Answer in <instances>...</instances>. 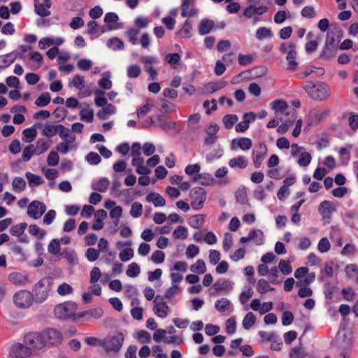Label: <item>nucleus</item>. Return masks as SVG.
I'll return each mask as SVG.
<instances>
[{"label":"nucleus","mask_w":358,"mask_h":358,"mask_svg":"<svg viewBox=\"0 0 358 358\" xmlns=\"http://www.w3.org/2000/svg\"><path fill=\"white\" fill-rule=\"evenodd\" d=\"M303 89L311 99L316 101L325 100L331 95L330 87L324 83H314L312 81H306Z\"/></svg>","instance_id":"obj_1"},{"label":"nucleus","mask_w":358,"mask_h":358,"mask_svg":"<svg viewBox=\"0 0 358 358\" xmlns=\"http://www.w3.org/2000/svg\"><path fill=\"white\" fill-rule=\"evenodd\" d=\"M52 278L45 277L34 285L31 292L34 302L42 303L48 299L52 289Z\"/></svg>","instance_id":"obj_2"},{"label":"nucleus","mask_w":358,"mask_h":358,"mask_svg":"<svg viewBox=\"0 0 358 358\" xmlns=\"http://www.w3.org/2000/svg\"><path fill=\"white\" fill-rule=\"evenodd\" d=\"M77 305L72 301H66L57 305L54 308V313L57 318L67 320L71 319L76 320V310Z\"/></svg>","instance_id":"obj_3"},{"label":"nucleus","mask_w":358,"mask_h":358,"mask_svg":"<svg viewBox=\"0 0 358 358\" xmlns=\"http://www.w3.org/2000/svg\"><path fill=\"white\" fill-rule=\"evenodd\" d=\"M124 342V335L121 332L106 338L101 341V346L107 352H117L120 350Z\"/></svg>","instance_id":"obj_4"},{"label":"nucleus","mask_w":358,"mask_h":358,"mask_svg":"<svg viewBox=\"0 0 358 358\" xmlns=\"http://www.w3.org/2000/svg\"><path fill=\"white\" fill-rule=\"evenodd\" d=\"M13 299L15 305L20 309L29 308L34 301L31 292L24 289L17 292L13 295Z\"/></svg>","instance_id":"obj_5"},{"label":"nucleus","mask_w":358,"mask_h":358,"mask_svg":"<svg viewBox=\"0 0 358 358\" xmlns=\"http://www.w3.org/2000/svg\"><path fill=\"white\" fill-rule=\"evenodd\" d=\"M23 343L27 345L31 353L34 350H40L45 346L44 338H43L41 333L29 332L27 334L24 336Z\"/></svg>","instance_id":"obj_6"},{"label":"nucleus","mask_w":358,"mask_h":358,"mask_svg":"<svg viewBox=\"0 0 358 358\" xmlns=\"http://www.w3.org/2000/svg\"><path fill=\"white\" fill-rule=\"evenodd\" d=\"M191 206L194 210H199L203 207L206 200V192L202 187H197L190 191Z\"/></svg>","instance_id":"obj_7"},{"label":"nucleus","mask_w":358,"mask_h":358,"mask_svg":"<svg viewBox=\"0 0 358 358\" xmlns=\"http://www.w3.org/2000/svg\"><path fill=\"white\" fill-rule=\"evenodd\" d=\"M155 306L153 307V312L155 314L161 318H166L168 316L169 307L164 301L163 296L157 295L153 301Z\"/></svg>","instance_id":"obj_8"},{"label":"nucleus","mask_w":358,"mask_h":358,"mask_svg":"<svg viewBox=\"0 0 358 358\" xmlns=\"http://www.w3.org/2000/svg\"><path fill=\"white\" fill-rule=\"evenodd\" d=\"M9 355L14 358H27L32 354L25 343H13L9 350Z\"/></svg>","instance_id":"obj_9"},{"label":"nucleus","mask_w":358,"mask_h":358,"mask_svg":"<svg viewBox=\"0 0 358 358\" xmlns=\"http://www.w3.org/2000/svg\"><path fill=\"white\" fill-rule=\"evenodd\" d=\"M46 210V206L39 201H31L27 207V215L34 219H39Z\"/></svg>","instance_id":"obj_10"},{"label":"nucleus","mask_w":358,"mask_h":358,"mask_svg":"<svg viewBox=\"0 0 358 358\" xmlns=\"http://www.w3.org/2000/svg\"><path fill=\"white\" fill-rule=\"evenodd\" d=\"M45 345H55L59 343L62 339L61 333L55 329L50 328L42 333Z\"/></svg>","instance_id":"obj_11"},{"label":"nucleus","mask_w":358,"mask_h":358,"mask_svg":"<svg viewBox=\"0 0 358 358\" xmlns=\"http://www.w3.org/2000/svg\"><path fill=\"white\" fill-rule=\"evenodd\" d=\"M140 61L145 64V69L148 73L150 78L157 79L158 72L152 64L158 62L157 58L152 56H143L140 58Z\"/></svg>","instance_id":"obj_12"},{"label":"nucleus","mask_w":358,"mask_h":358,"mask_svg":"<svg viewBox=\"0 0 358 358\" xmlns=\"http://www.w3.org/2000/svg\"><path fill=\"white\" fill-rule=\"evenodd\" d=\"M318 210L322 218L329 223L332 213L335 211V206L334 203L329 201H323L320 203Z\"/></svg>","instance_id":"obj_13"},{"label":"nucleus","mask_w":358,"mask_h":358,"mask_svg":"<svg viewBox=\"0 0 358 358\" xmlns=\"http://www.w3.org/2000/svg\"><path fill=\"white\" fill-rule=\"evenodd\" d=\"M181 10V16L183 17H189L197 14V10L194 8L192 0H182Z\"/></svg>","instance_id":"obj_14"},{"label":"nucleus","mask_w":358,"mask_h":358,"mask_svg":"<svg viewBox=\"0 0 358 358\" xmlns=\"http://www.w3.org/2000/svg\"><path fill=\"white\" fill-rule=\"evenodd\" d=\"M296 45L293 43L289 45V50L287 54V60L288 62L287 69L291 71H294L297 66L298 63L295 61L296 57V52L295 50Z\"/></svg>","instance_id":"obj_15"},{"label":"nucleus","mask_w":358,"mask_h":358,"mask_svg":"<svg viewBox=\"0 0 358 358\" xmlns=\"http://www.w3.org/2000/svg\"><path fill=\"white\" fill-rule=\"evenodd\" d=\"M8 280L10 283L15 285H25L29 282L27 275L20 272H13L8 275Z\"/></svg>","instance_id":"obj_16"},{"label":"nucleus","mask_w":358,"mask_h":358,"mask_svg":"<svg viewBox=\"0 0 358 358\" xmlns=\"http://www.w3.org/2000/svg\"><path fill=\"white\" fill-rule=\"evenodd\" d=\"M313 37L314 34L311 31H309L306 35V38L308 40V41L306 43L305 49L307 53L313 52L318 47V39L320 38V36H318L315 39Z\"/></svg>","instance_id":"obj_17"},{"label":"nucleus","mask_w":358,"mask_h":358,"mask_svg":"<svg viewBox=\"0 0 358 358\" xmlns=\"http://www.w3.org/2000/svg\"><path fill=\"white\" fill-rule=\"evenodd\" d=\"M267 148L266 145L262 144L259 146V150L255 153L253 152V163L255 168L259 169L264 159V156L266 153Z\"/></svg>","instance_id":"obj_18"},{"label":"nucleus","mask_w":358,"mask_h":358,"mask_svg":"<svg viewBox=\"0 0 358 358\" xmlns=\"http://www.w3.org/2000/svg\"><path fill=\"white\" fill-rule=\"evenodd\" d=\"M212 289L215 292L229 291L233 289V283L227 279H219L213 284Z\"/></svg>","instance_id":"obj_19"},{"label":"nucleus","mask_w":358,"mask_h":358,"mask_svg":"<svg viewBox=\"0 0 358 358\" xmlns=\"http://www.w3.org/2000/svg\"><path fill=\"white\" fill-rule=\"evenodd\" d=\"M338 47L329 46L324 44L323 50L320 53V58L322 60L329 61L333 59L337 52Z\"/></svg>","instance_id":"obj_20"},{"label":"nucleus","mask_w":358,"mask_h":358,"mask_svg":"<svg viewBox=\"0 0 358 358\" xmlns=\"http://www.w3.org/2000/svg\"><path fill=\"white\" fill-rule=\"evenodd\" d=\"M57 134L64 142L73 143L76 141V136L71 134L69 129L62 124H59Z\"/></svg>","instance_id":"obj_21"},{"label":"nucleus","mask_w":358,"mask_h":358,"mask_svg":"<svg viewBox=\"0 0 358 358\" xmlns=\"http://www.w3.org/2000/svg\"><path fill=\"white\" fill-rule=\"evenodd\" d=\"M148 202H152L155 207H162L166 204V200L159 194L155 192L149 193L146 196Z\"/></svg>","instance_id":"obj_22"},{"label":"nucleus","mask_w":358,"mask_h":358,"mask_svg":"<svg viewBox=\"0 0 358 358\" xmlns=\"http://www.w3.org/2000/svg\"><path fill=\"white\" fill-rule=\"evenodd\" d=\"M228 164L232 169H245L248 166V159L245 156H238L231 159Z\"/></svg>","instance_id":"obj_23"},{"label":"nucleus","mask_w":358,"mask_h":358,"mask_svg":"<svg viewBox=\"0 0 358 358\" xmlns=\"http://www.w3.org/2000/svg\"><path fill=\"white\" fill-rule=\"evenodd\" d=\"M226 81H219L215 83H208L203 87L204 93H213L224 88L227 85Z\"/></svg>","instance_id":"obj_24"},{"label":"nucleus","mask_w":358,"mask_h":358,"mask_svg":"<svg viewBox=\"0 0 358 358\" xmlns=\"http://www.w3.org/2000/svg\"><path fill=\"white\" fill-rule=\"evenodd\" d=\"M215 23L213 20L208 19H203L199 25V34L205 35L210 32L214 27Z\"/></svg>","instance_id":"obj_25"},{"label":"nucleus","mask_w":358,"mask_h":358,"mask_svg":"<svg viewBox=\"0 0 358 358\" xmlns=\"http://www.w3.org/2000/svg\"><path fill=\"white\" fill-rule=\"evenodd\" d=\"M110 185V181L106 178H103L96 182L92 184V189L100 192H105Z\"/></svg>","instance_id":"obj_26"},{"label":"nucleus","mask_w":358,"mask_h":358,"mask_svg":"<svg viewBox=\"0 0 358 358\" xmlns=\"http://www.w3.org/2000/svg\"><path fill=\"white\" fill-rule=\"evenodd\" d=\"M271 107L276 113H283L289 108L287 103L283 100H275L272 101L271 103Z\"/></svg>","instance_id":"obj_27"},{"label":"nucleus","mask_w":358,"mask_h":358,"mask_svg":"<svg viewBox=\"0 0 358 358\" xmlns=\"http://www.w3.org/2000/svg\"><path fill=\"white\" fill-rule=\"evenodd\" d=\"M255 37L259 41H262L264 38H271L273 37V32L269 28L259 27L255 33Z\"/></svg>","instance_id":"obj_28"},{"label":"nucleus","mask_w":358,"mask_h":358,"mask_svg":"<svg viewBox=\"0 0 358 358\" xmlns=\"http://www.w3.org/2000/svg\"><path fill=\"white\" fill-rule=\"evenodd\" d=\"M107 46L114 51L122 50L124 48V42L117 37L110 38L107 42Z\"/></svg>","instance_id":"obj_29"},{"label":"nucleus","mask_w":358,"mask_h":358,"mask_svg":"<svg viewBox=\"0 0 358 358\" xmlns=\"http://www.w3.org/2000/svg\"><path fill=\"white\" fill-rule=\"evenodd\" d=\"M22 140L25 143L32 142L37 135V131L34 128H27L22 131Z\"/></svg>","instance_id":"obj_30"},{"label":"nucleus","mask_w":358,"mask_h":358,"mask_svg":"<svg viewBox=\"0 0 358 358\" xmlns=\"http://www.w3.org/2000/svg\"><path fill=\"white\" fill-rule=\"evenodd\" d=\"M255 315L252 312H249L245 315L243 320V327L245 329L248 330L255 324Z\"/></svg>","instance_id":"obj_31"},{"label":"nucleus","mask_w":358,"mask_h":358,"mask_svg":"<svg viewBox=\"0 0 358 358\" xmlns=\"http://www.w3.org/2000/svg\"><path fill=\"white\" fill-rule=\"evenodd\" d=\"M238 116L234 114L225 115L222 119L224 127L227 129H231L234 127V124L238 122Z\"/></svg>","instance_id":"obj_32"},{"label":"nucleus","mask_w":358,"mask_h":358,"mask_svg":"<svg viewBox=\"0 0 358 358\" xmlns=\"http://www.w3.org/2000/svg\"><path fill=\"white\" fill-rule=\"evenodd\" d=\"M25 176L28 180V184L31 187L39 185L43 182V180L40 176L35 175L30 172H27Z\"/></svg>","instance_id":"obj_33"},{"label":"nucleus","mask_w":358,"mask_h":358,"mask_svg":"<svg viewBox=\"0 0 358 358\" xmlns=\"http://www.w3.org/2000/svg\"><path fill=\"white\" fill-rule=\"evenodd\" d=\"M307 355L306 350L301 346H295L289 352V358H304Z\"/></svg>","instance_id":"obj_34"},{"label":"nucleus","mask_w":358,"mask_h":358,"mask_svg":"<svg viewBox=\"0 0 358 358\" xmlns=\"http://www.w3.org/2000/svg\"><path fill=\"white\" fill-rule=\"evenodd\" d=\"M257 290L260 294H265L268 291L274 290V288L270 285L267 280L262 278L259 280L257 282Z\"/></svg>","instance_id":"obj_35"},{"label":"nucleus","mask_w":358,"mask_h":358,"mask_svg":"<svg viewBox=\"0 0 358 358\" xmlns=\"http://www.w3.org/2000/svg\"><path fill=\"white\" fill-rule=\"evenodd\" d=\"M253 241L257 245H262L264 243V233L260 229H253L250 231Z\"/></svg>","instance_id":"obj_36"},{"label":"nucleus","mask_w":358,"mask_h":358,"mask_svg":"<svg viewBox=\"0 0 358 358\" xmlns=\"http://www.w3.org/2000/svg\"><path fill=\"white\" fill-rule=\"evenodd\" d=\"M50 147V142L43 138H40L36 142V146L35 150L36 151V155H41L44 152L48 150Z\"/></svg>","instance_id":"obj_37"},{"label":"nucleus","mask_w":358,"mask_h":358,"mask_svg":"<svg viewBox=\"0 0 358 358\" xmlns=\"http://www.w3.org/2000/svg\"><path fill=\"white\" fill-rule=\"evenodd\" d=\"M253 293L254 292L251 287L245 286L240 294V302L242 304L246 303L248 301L249 299L252 296Z\"/></svg>","instance_id":"obj_38"},{"label":"nucleus","mask_w":358,"mask_h":358,"mask_svg":"<svg viewBox=\"0 0 358 358\" xmlns=\"http://www.w3.org/2000/svg\"><path fill=\"white\" fill-rule=\"evenodd\" d=\"M230 301L227 298H222L221 299L217 300L215 303V307L219 312L227 311L230 306Z\"/></svg>","instance_id":"obj_39"},{"label":"nucleus","mask_w":358,"mask_h":358,"mask_svg":"<svg viewBox=\"0 0 358 358\" xmlns=\"http://www.w3.org/2000/svg\"><path fill=\"white\" fill-rule=\"evenodd\" d=\"M13 189L15 192H21L26 187L25 180L21 177H15L13 180Z\"/></svg>","instance_id":"obj_40"},{"label":"nucleus","mask_w":358,"mask_h":358,"mask_svg":"<svg viewBox=\"0 0 358 358\" xmlns=\"http://www.w3.org/2000/svg\"><path fill=\"white\" fill-rule=\"evenodd\" d=\"M125 36L128 38L129 41L132 45L137 44L138 35L139 34V30L136 28H129L125 33Z\"/></svg>","instance_id":"obj_41"},{"label":"nucleus","mask_w":358,"mask_h":358,"mask_svg":"<svg viewBox=\"0 0 358 358\" xmlns=\"http://www.w3.org/2000/svg\"><path fill=\"white\" fill-rule=\"evenodd\" d=\"M50 95L48 92L41 94L35 101V104L38 107H44L50 102Z\"/></svg>","instance_id":"obj_42"},{"label":"nucleus","mask_w":358,"mask_h":358,"mask_svg":"<svg viewBox=\"0 0 358 358\" xmlns=\"http://www.w3.org/2000/svg\"><path fill=\"white\" fill-rule=\"evenodd\" d=\"M204 216L203 215H195L190 217L189 224L194 229H199L201 227L203 223Z\"/></svg>","instance_id":"obj_43"},{"label":"nucleus","mask_w":358,"mask_h":358,"mask_svg":"<svg viewBox=\"0 0 358 358\" xmlns=\"http://www.w3.org/2000/svg\"><path fill=\"white\" fill-rule=\"evenodd\" d=\"M188 236V230L184 226H178L173 232V236L176 239H185Z\"/></svg>","instance_id":"obj_44"},{"label":"nucleus","mask_w":358,"mask_h":358,"mask_svg":"<svg viewBox=\"0 0 358 358\" xmlns=\"http://www.w3.org/2000/svg\"><path fill=\"white\" fill-rule=\"evenodd\" d=\"M190 270L193 273H204L206 270V264L202 259H197L196 263L190 266Z\"/></svg>","instance_id":"obj_45"},{"label":"nucleus","mask_w":358,"mask_h":358,"mask_svg":"<svg viewBox=\"0 0 358 358\" xmlns=\"http://www.w3.org/2000/svg\"><path fill=\"white\" fill-rule=\"evenodd\" d=\"M27 227V224L25 222L13 225L10 229V233L12 236H20L24 232Z\"/></svg>","instance_id":"obj_46"},{"label":"nucleus","mask_w":358,"mask_h":358,"mask_svg":"<svg viewBox=\"0 0 358 358\" xmlns=\"http://www.w3.org/2000/svg\"><path fill=\"white\" fill-rule=\"evenodd\" d=\"M36 152L34 145L26 146L22 152V160L24 162L29 161L34 155H36Z\"/></svg>","instance_id":"obj_47"},{"label":"nucleus","mask_w":358,"mask_h":358,"mask_svg":"<svg viewBox=\"0 0 358 358\" xmlns=\"http://www.w3.org/2000/svg\"><path fill=\"white\" fill-rule=\"evenodd\" d=\"M267 68L265 66H255L250 70V76L253 78H259L264 76L267 73Z\"/></svg>","instance_id":"obj_48"},{"label":"nucleus","mask_w":358,"mask_h":358,"mask_svg":"<svg viewBox=\"0 0 358 358\" xmlns=\"http://www.w3.org/2000/svg\"><path fill=\"white\" fill-rule=\"evenodd\" d=\"M80 120L86 122H92L94 120V111L89 108H83L80 111Z\"/></svg>","instance_id":"obj_49"},{"label":"nucleus","mask_w":358,"mask_h":358,"mask_svg":"<svg viewBox=\"0 0 358 358\" xmlns=\"http://www.w3.org/2000/svg\"><path fill=\"white\" fill-rule=\"evenodd\" d=\"M276 266L273 267L268 272V280L272 284H278L281 282L282 278L279 279V271Z\"/></svg>","instance_id":"obj_50"},{"label":"nucleus","mask_w":358,"mask_h":358,"mask_svg":"<svg viewBox=\"0 0 358 358\" xmlns=\"http://www.w3.org/2000/svg\"><path fill=\"white\" fill-rule=\"evenodd\" d=\"M95 99L94 102L96 106L98 107H103L105 106L107 103V99L104 97L105 92L101 90H96L95 92Z\"/></svg>","instance_id":"obj_51"},{"label":"nucleus","mask_w":358,"mask_h":358,"mask_svg":"<svg viewBox=\"0 0 358 358\" xmlns=\"http://www.w3.org/2000/svg\"><path fill=\"white\" fill-rule=\"evenodd\" d=\"M141 73L140 66L137 64H131L127 67V75L130 78H136Z\"/></svg>","instance_id":"obj_52"},{"label":"nucleus","mask_w":358,"mask_h":358,"mask_svg":"<svg viewBox=\"0 0 358 358\" xmlns=\"http://www.w3.org/2000/svg\"><path fill=\"white\" fill-rule=\"evenodd\" d=\"M34 9L37 15L41 17H46L50 15V11L44 7V5L39 3L38 0L34 1Z\"/></svg>","instance_id":"obj_53"},{"label":"nucleus","mask_w":358,"mask_h":358,"mask_svg":"<svg viewBox=\"0 0 358 358\" xmlns=\"http://www.w3.org/2000/svg\"><path fill=\"white\" fill-rule=\"evenodd\" d=\"M141 268L137 263L132 262L128 266V268L126 271L127 275L131 278H135L139 275Z\"/></svg>","instance_id":"obj_54"},{"label":"nucleus","mask_w":358,"mask_h":358,"mask_svg":"<svg viewBox=\"0 0 358 358\" xmlns=\"http://www.w3.org/2000/svg\"><path fill=\"white\" fill-rule=\"evenodd\" d=\"M143 213V206L139 202H134L132 203L131 210H130V215L131 217L134 218L139 217Z\"/></svg>","instance_id":"obj_55"},{"label":"nucleus","mask_w":358,"mask_h":358,"mask_svg":"<svg viewBox=\"0 0 358 358\" xmlns=\"http://www.w3.org/2000/svg\"><path fill=\"white\" fill-rule=\"evenodd\" d=\"M59 128L58 125H54V124H47L45 126V127L43 129V135L47 136V137H52L56 134H57Z\"/></svg>","instance_id":"obj_56"},{"label":"nucleus","mask_w":358,"mask_h":358,"mask_svg":"<svg viewBox=\"0 0 358 358\" xmlns=\"http://www.w3.org/2000/svg\"><path fill=\"white\" fill-rule=\"evenodd\" d=\"M192 27L189 21L186 20L180 30V34L181 37L184 38H189L191 37V31Z\"/></svg>","instance_id":"obj_57"},{"label":"nucleus","mask_w":358,"mask_h":358,"mask_svg":"<svg viewBox=\"0 0 358 358\" xmlns=\"http://www.w3.org/2000/svg\"><path fill=\"white\" fill-rule=\"evenodd\" d=\"M17 57V53L15 52H11L8 54H6L3 56H1L2 62L3 64V66L2 68H6L11 64L14 62Z\"/></svg>","instance_id":"obj_58"},{"label":"nucleus","mask_w":358,"mask_h":358,"mask_svg":"<svg viewBox=\"0 0 358 358\" xmlns=\"http://www.w3.org/2000/svg\"><path fill=\"white\" fill-rule=\"evenodd\" d=\"M237 145L242 150H248L252 148V140L249 138L242 137L238 140Z\"/></svg>","instance_id":"obj_59"},{"label":"nucleus","mask_w":358,"mask_h":358,"mask_svg":"<svg viewBox=\"0 0 358 358\" xmlns=\"http://www.w3.org/2000/svg\"><path fill=\"white\" fill-rule=\"evenodd\" d=\"M99 250L94 248H88L85 252V257L87 259V260L90 262L96 261L99 258Z\"/></svg>","instance_id":"obj_60"},{"label":"nucleus","mask_w":358,"mask_h":358,"mask_svg":"<svg viewBox=\"0 0 358 358\" xmlns=\"http://www.w3.org/2000/svg\"><path fill=\"white\" fill-rule=\"evenodd\" d=\"M278 268L282 273L283 275H289L292 271V266L289 261L281 259L279 262Z\"/></svg>","instance_id":"obj_61"},{"label":"nucleus","mask_w":358,"mask_h":358,"mask_svg":"<svg viewBox=\"0 0 358 358\" xmlns=\"http://www.w3.org/2000/svg\"><path fill=\"white\" fill-rule=\"evenodd\" d=\"M192 179L195 182L201 180L202 185H208L213 180L211 175L208 173L197 174L194 176Z\"/></svg>","instance_id":"obj_62"},{"label":"nucleus","mask_w":358,"mask_h":358,"mask_svg":"<svg viewBox=\"0 0 358 358\" xmlns=\"http://www.w3.org/2000/svg\"><path fill=\"white\" fill-rule=\"evenodd\" d=\"M311 155L306 151L301 152L299 156L298 164L301 166H307L311 162Z\"/></svg>","instance_id":"obj_63"},{"label":"nucleus","mask_w":358,"mask_h":358,"mask_svg":"<svg viewBox=\"0 0 358 358\" xmlns=\"http://www.w3.org/2000/svg\"><path fill=\"white\" fill-rule=\"evenodd\" d=\"M352 148V145L351 144H348L345 147L340 148L338 151L340 157L343 160L348 161L350 158V150Z\"/></svg>","instance_id":"obj_64"}]
</instances>
